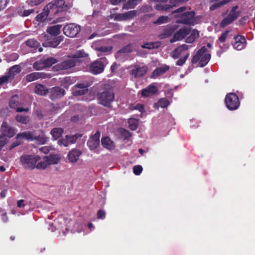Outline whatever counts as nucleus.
<instances>
[{
  "mask_svg": "<svg viewBox=\"0 0 255 255\" xmlns=\"http://www.w3.org/2000/svg\"><path fill=\"white\" fill-rule=\"evenodd\" d=\"M186 9V7L182 6L173 11L172 13H178L175 16L180 17V19L177 20L178 23L194 25L195 24L194 19V12L191 11L183 12L185 11Z\"/></svg>",
  "mask_w": 255,
  "mask_h": 255,
  "instance_id": "1",
  "label": "nucleus"
},
{
  "mask_svg": "<svg viewBox=\"0 0 255 255\" xmlns=\"http://www.w3.org/2000/svg\"><path fill=\"white\" fill-rule=\"evenodd\" d=\"M211 59V55L205 46L199 50L192 59V63H197V66L203 67L206 65Z\"/></svg>",
  "mask_w": 255,
  "mask_h": 255,
  "instance_id": "2",
  "label": "nucleus"
},
{
  "mask_svg": "<svg viewBox=\"0 0 255 255\" xmlns=\"http://www.w3.org/2000/svg\"><path fill=\"white\" fill-rule=\"evenodd\" d=\"M88 56L85 52L82 50L77 51L72 57L63 61L58 66L60 70H66L72 68L76 66L79 58L85 57Z\"/></svg>",
  "mask_w": 255,
  "mask_h": 255,
  "instance_id": "3",
  "label": "nucleus"
},
{
  "mask_svg": "<svg viewBox=\"0 0 255 255\" xmlns=\"http://www.w3.org/2000/svg\"><path fill=\"white\" fill-rule=\"evenodd\" d=\"M40 159L38 155L24 154L20 156V161L24 168L33 169Z\"/></svg>",
  "mask_w": 255,
  "mask_h": 255,
  "instance_id": "4",
  "label": "nucleus"
},
{
  "mask_svg": "<svg viewBox=\"0 0 255 255\" xmlns=\"http://www.w3.org/2000/svg\"><path fill=\"white\" fill-rule=\"evenodd\" d=\"M115 95L111 90L103 91L98 95V103L105 107H110L114 101Z\"/></svg>",
  "mask_w": 255,
  "mask_h": 255,
  "instance_id": "5",
  "label": "nucleus"
},
{
  "mask_svg": "<svg viewBox=\"0 0 255 255\" xmlns=\"http://www.w3.org/2000/svg\"><path fill=\"white\" fill-rule=\"evenodd\" d=\"M108 61L106 57H102L94 62L90 66V71L94 74H97L102 72L105 66L107 64Z\"/></svg>",
  "mask_w": 255,
  "mask_h": 255,
  "instance_id": "6",
  "label": "nucleus"
},
{
  "mask_svg": "<svg viewBox=\"0 0 255 255\" xmlns=\"http://www.w3.org/2000/svg\"><path fill=\"white\" fill-rule=\"evenodd\" d=\"M225 103L227 107L230 110H237L240 104L238 97L233 93L227 95L225 98Z\"/></svg>",
  "mask_w": 255,
  "mask_h": 255,
  "instance_id": "7",
  "label": "nucleus"
},
{
  "mask_svg": "<svg viewBox=\"0 0 255 255\" xmlns=\"http://www.w3.org/2000/svg\"><path fill=\"white\" fill-rule=\"evenodd\" d=\"M132 69L130 73L134 78H139L144 76L146 73L148 68L145 65H134L131 66Z\"/></svg>",
  "mask_w": 255,
  "mask_h": 255,
  "instance_id": "8",
  "label": "nucleus"
},
{
  "mask_svg": "<svg viewBox=\"0 0 255 255\" xmlns=\"http://www.w3.org/2000/svg\"><path fill=\"white\" fill-rule=\"evenodd\" d=\"M80 27L75 23L67 24L63 28L64 34L70 37H75L80 32Z\"/></svg>",
  "mask_w": 255,
  "mask_h": 255,
  "instance_id": "9",
  "label": "nucleus"
},
{
  "mask_svg": "<svg viewBox=\"0 0 255 255\" xmlns=\"http://www.w3.org/2000/svg\"><path fill=\"white\" fill-rule=\"evenodd\" d=\"M237 6H234L231 10L229 15L224 18L220 23L221 27H225L234 21L239 15V12L236 10Z\"/></svg>",
  "mask_w": 255,
  "mask_h": 255,
  "instance_id": "10",
  "label": "nucleus"
},
{
  "mask_svg": "<svg viewBox=\"0 0 255 255\" xmlns=\"http://www.w3.org/2000/svg\"><path fill=\"white\" fill-rule=\"evenodd\" d=\"M190 47V46L185 44L181 45L173 51L171 54V56L174 59H177L180 56H184L186 55V53H189L188 52V50Z\"/></svg>",
  "mask_w": 255,
  "mask_h": 255,
  "instance_id": "11",
  "label": "nucleus"
},
{
  "mask_svg": "<svg viewBox=\"0 0 255 255\" xmlns=\"http://www.w3.org/2000/svg\"><path fill=\"white\" fill-rule=\"evenodd\" d=\"M190 32V29L188 27H185L180 29L177 31L170 39V42L173 43L177 41H180L184 39Z\"/></svg>",
  "mask_w": 255,
  "mask_h": 255,
  "instance_id": "12",
  "label": "nucleus"
},
{
  "mask_svg": "<svg viewBox=\"0 0 255 255\" xmlns=\"http://www.w3.org/2000/svg\"><path fill=\"white\" fill-rule=\"evenodd\" d=\"M1 135L4 136L5 137H12L16 133V129L10 127L7 123L3 122L1 126Z\"/></svg>",
  "mask_w": 255,
  "mask_h": 255,
  "instance_id": "13",
  "label": "nucleus"
},
{
  "mask_svg": "<svg viewBox=\"0 0 255 255\" xmlns=\"http://www.w3.org/2000/svg\"><path fill=\"white\" fill-rule=\"evenodd\" d=\"M100 132L96 131L94 135L91 136L87 142V145L91 150L96 149L100 144Z\"/></svg>",
  "mask_w": 255,
  "mask_h": 255,
  "instance_id": "14",
  "label": "nucleus"
},
{
  "mask_svg": "<svg viewBox=\"0 0 255 255\" xmlns=\"http://www.w3.org/2000/svg\"><path fill=\"white\" fill-rule=\"evenodd\" d=\"M49 74L43 72H33L26 76L25 79L27 82H32L38 79L49 78Z\"/></svg>",
  "mask_w": 255,
  "mask_h": 255,
  "instance_id": "15",
  "label": "nucleus"
},
{
  "mask_svg": "<svg viewBox=\"0 0 255 255\" xmlns=\"http://www.w3.org/2000/svg\"><path fill=\"white\" fill-rule=\"evenodd\" d=\"M235 42L233 44L235 49L237 50H241L244 49L246 45V40L244 36L238 35L234 37Z\"/></svg>",
  "mask_w": 255,
  "mask_h": 255,
  "instance_id": "16",
  "label": "nucleus"
},
{
  "mask_svg": "<svg viewBox=\"0 0 255 255\" xmlns=\"http://www.w3.org/2000/svg\"><path fill=\"white\" fill-rule=\"evenodd\" d=\"M87 84L80 83L74 86L73 94L75 96L83 95L87 94L88 91Z\"/></svg>",
  "mask_w": 255,
  "mask_h": 255,
  "instance_id": "17",
  "label": "nucleus"
},
{
  "mask_svg": "<svg viewBox=\"0 0 255 255\" xmlns=\"http://www.w3.org/2000/svg\"><path fill=\"white\" fill-rule=\"evenodd\" d=\"M50 93L51 99L54 100L63 96L65 94V91L60 87H55L50 89Z\"/></svg>",
  "mask_w": 255,
  "mask_h": 255,
  "instance_id": "18",
  "label": "nucleus"
},
{
  "mask_svg": "<svg viewBox=\"0 0 255 255\" xmlns=\"http://www.w3.org/2000/svg\"><path fill=\"white\" fill-rule=\"evenodd\" d=\"M158 91V88L154 84H152L141 91L142 97H147L155 94Z\"/></svg>",
  "mask_w": 255,
  "mask_h": 255,
  "instance_id": "19",
  "label": "nucleus"
},
{
  "mask_svg": "<svg viewBox=\"0 0 255 255\" xmlns=\"http://www.w3.org/2000/svg\"><path fill=\"white\" fill-rule=\"evenodd\" d=\"M43 11L45 16H48L49 14L52 16L53 14L59 12L58 9H57L56 7V5L55 6L53 1L49 2L44 7Z\"/></svg>",
  "mask_w": 255,
  "mask_h": 255,
  "instance_id": "20",
  "label": "nucleus"
},
{
  "mask_svg": "<svg viewBox=\"0 0 255 255\" xmlns=\"http://www.w3.org/2000/svg\"><path fill=\"white\" fill-rule=\"evenodd\" d=\"M82 153V151L79 149L75 148L72 149L69 151L68 154V158L69 160L71 162H77Z\"/></svg>",
  "mask_w": 255,
  "mask_h": 255,
  "instance_id": "21",
  "label": "nucleus"
},
{
  "mask_svg": "<svg viewBox=\"0 0 255 255\" xmlns=\"http://www.w3.org/2000/svg\"><path fill=\"white\" fill-rule=\"evenodd\" d=\"M169 66L167 65H163L162 67L157 68L153 71L151 77L156 78L165 73L169 70Z\"/></svg>",
  "mask_w": 255,
  "mask_h": 255,
  "instance_id": "22",
  "label": "nucleus"
},
{
  "mask_svg": "<svg viewBox=\"0 0 255 255\" xmlns=\"http://www.w3.org/2000/svg\"><path fill=\"white\" fill-rule=\"evenodd\" d=\"M101 142L104 148L109 150H113L115 148V145L113 141L108 137H102Z\"/></svg>",
  "mask_w": 255,
  "mask_h": 255,
  "instance_id": "23",
  "label": "nucleus"
},
{
  "mask_svg": "<svg viewBox=\"0 0 255 255\" xmlns=\"http://www.w3.org/2000/svg\"><path fill=\"white\" fill-rule=\"evenodd\" d=\"M17 139H25L27 140L33 141L34 140V135L29 131H25L19 133L16 135Z\"/></svg>",
  "mask_w": 255,
  "mask_h": 255,
  "instance_id": "24",
  "label": "nucleus"
},
{
  "mask_svg": "<svg viewBox=\"0 0 255 255\" xmlns=\"http://www.w3.org/2000/svg\"><path fill=\"white\" fill-rule=\"evenodd\" d=\"M62 40L61 37H57L53 38L52 40L48 41L47 42L43 43L45 46H49L53 48L56 47Z\"/></svg>",
  "mask_w": 255,
  "mask_h": 255,
  "instance_id": "25",
  "label": "nucleus"
},
{
  "mask_svg": "<svg viewBox=\"0 0 255 255\" xmlns=\"http://www.w3.org/2000/svg\"><path fill=\"white\" fill-rule=\"evenodd\" d=\"M61 25H55L47 28V31L52 35L56 36L60 33Z\"/></svg>",
  "mask_w": 255,
  "mask_h": 255,
  "instance_id": "26",
  "label": "nucleus"
},
{
  "mask_svg": "<svg viewBox=\"0 0 255 255\" xmlns=\"http://www.w3.org/2000/svg\"><path fill=\"white\" fill-rule=\"evenodd\" d=\"M63 129L60 128H55L52 129L50 133L54 140H56L59 138L63 133Z\"/></svg>",
  "mask_w": 255,
  "mask_h": 255,
  "instance_id": "27",
  "label": "nucleus"
},
{
  "mask_svg": "<svg viewBox=\"0 0 255 255\" xmlns=\"http://www.w3.org/2000/svg\"><path fill=\"white\" fill-rule=\"evenodd\" d=\"M20 71V67L18 65H16L9 69V70L7 74L8 76H11V80H12L14 76L18 74Z\"/></svg>",
  "mask_w": 255,
  "mask_h": 255,
  "instance_id": "28",
  "label": "nucleus"
},
{
  "mask_svg": "<svg viewBox=\"0 0 255 255\" xmlns=\"http://www.w3.org/2000/svg\"><path fill=\"white\" fill-rule=\"evenodd\" d=\"M35 93L40 95H45L47 94L48 90L42 85L38 84L35 87Z\"/></svg>",
  "mask_w": 255,
  "mask_h": 255,
  "instance_id": "29",
  "label": "nucleus"
},
{
  "mask_svg": "<svg viewBox=\"0 0 255 255\" xmlns=\"http://www.w3.org/2000/svg\"><path fill=\"white\" fill-rule=\"evenodd\" d=\"M137 5V0H129L123 5L122 9H132L134 8Z\"/></svg>",
  "mask_w": 255,
  "mask_h": 255,
  "instance_id": "30",
  "label": "nucleus"
},
{
  "mask_svg": "<svg viewBox=\"0 0 255 255\" xmlns=\"http://www.w3.org/2000/svg\"><path fill=\"white\" fill-rule=\"evenodd\" d=\"M199 36V32L196 30H193L191 31V34L186 40L187 43H191L197 38Z\"/></svg>",
  "mask_w": 255,
  "mask_h": 255,
  "instance_id": "31",
  "label": "nucleus"
},
{
  "mask_svg": "<svg viewBox=\"0 0 255 255\" xmlns=\"http://www.w3.org/2000/svg\"><path fill=\"white\" fill-rule=\"evenodd\" d=\"M19 104V97L17 95L12 96L9 102L10 107L15 109Z\"/></svg>",
  "mask_w": 255,
  "mask_h": 255,
  "instance_id": "32",
  "label": "nucleus"
},
{
  "mask_svg": "<svg viewBox=\"0 0 255 255\" xmlns=\"http://www.w3.org/2000/svg\"><path fill=\"white\" fill-rule=\"evenodd\" d=\"M155 8L159 11H168L170 9V6L167 4H164V2H159L156 4Z\"/></svg>",
  "mask_w": 255,
  "mask_h": 255,
  "instance_id": "33",
  "label": "nucleus"
},
{
  "mask_svg": "<svg viewBox=\"0 0 255 255\" xmlns=\"http://www.w3.org/2000/svg\"><path fill=\"white\" fill-rule=\"evenodd\" d=\"M53 1L55 6L56 5V7L57 9H58L59 12L65 9V7H66V6L65 5V2L63 0H56Z\"/></svg>",
  "mask_w": 255,
  "mask_h": 255,
  "instance_id": "34",
  "label": "nucleus"
},
{
  "mask_svg": "<svg viewBox=\"0 0 255 255\" xmlns=\"http://www.w3.org/2000/svg\"><path fill=\"white\" fill-rule=\"evenodd\" d=\"M137 14V11L136 10H130L124 13L125 20H128L134 17Z\"/></svg>",
  "mask_w": 255,
  "mask_h": 255,
  "instance_id": "35",
  "label": "nucleus"
},
{
  "mask_svg": "<svg viewBox=\"0 0 255 255\" xmlns=\"http://www.w3.org/2000/svg\"><path fill=\"white\" fill-rule=\"evenodd\" d=\"M45 157L49 165L56 164L59 161V158L55 155H50Z\"/></svg>",
  "mask_w": 255,
  "mask_h": 255,
  "instance_id": "36",
  "label": "nucleus"
},
{
  "mask_svg": "<svg viewBox=\"0 0 255 255\" xmlns=\"http://www.w3.org/2000/svg\"><path fill=\"white\" fill-rule=\"evenodd\" d=\"M128 127L131 130H135L137 128L138 121L134 118H130L128 120Z\"/></svg>",
  "mask_w": 255,
  "mask_h": 255,
  "instance_id": "37",
  "label": "nucleus"
},
{
  "mask_svg": "<svg viewBox=\"0 0 255 255\" xmlns=\"http://www.w3.org/2000/svg\"><path fill=\"white\" fill-rule=\"evenodd\" d=\"M33 67L36 70H40L46 67L44 60H39L33 64Z\"/></svg>",
  "mask_w": 255,
  "mask_h": 255,
  "instance_id": "38",
  "label": "nucleus"
},
{
  "mask_svg": "<svg viewBox=\"0 0 255 255\" xmlns=\"http://www.w3.org/2000/svg\"><path fill=\"white\" fill-rule=\"evenodd\" d=\"M34 140L38 144H43L47 141L48 138L44 134H41L38 136L34 135Z\"/></svg>",
  "mask_w": 255,
  "mask_h": 255,
  "instance_id": "39",
  "label": "nucleus"
},
{
  "mask_svg": "<svg viewBox=\"0 0 255 255\" xmlns=\"http://www.w3.org/2000/svg\"><path fill=\"white\" fill-rule=\"evenodd\" d=\"M169 105L170 102L166 98H162L158 101L156 106L158 107H160L162 108H164L167 107Z\"/></svg>",
  "mask_w": 255,
  "mask_h": 255,
  "instance_id": "40",
  "label": "nucleus"
},
{
  "mask_svg": "<svg viewBox=\"0 0 255 255\" xmlns=\"http://www.w3.org/2000/svg\"><path fill=\"white\" fill-rule=\"evenodd\" d=\"M48 165L46 157H44L43 160L42 161L39 162L36 165H35V167L38 169H44Z\"/></svg>",
  "mask_w": 255,
  "mask_h": 255,
  "instance_id": "41",
  "label": "nucleus"
},
{
  "mask_svg": "<svg viewBox=\"0 0 255 255\" xmlns=\"http://www.w3.org/2000/svg\"><path fill=\"white\" fill-rule=\"evenodd\" d=\"M111 18L114 19L116 21H124L125 16L124 13H113L110 15Z\"/></svg>",
  "mask_w": 255,
  "mask_h": 255,
  "instance_id": "42",
  "label": "nucleus"
},
{
  "mask_svg": "<svg viewBox=\"0 0 255 255\" xmlns=\"http://www.w3.org/2000/svg\"><path fill=\"white\" fill-rule=\"evenodd\" d=\"M15 119L17 122L22 124H26L28 122V118L21 115H17L15 117Z\"/></svg>",
  "mask_w": 255,
  "mask_h": 255,
  "instance_id": "43",
  "label": "nucleus"
},
{
  "mask_svg": "<svg viewBox=\"0 0 255 255\" xmlns=\"http://www.w3.org/2000/svg\"><path fill=\"white\" fill-rule=\"evenodd\" d=\"M81 136L80 134H76L71 135H67L66 138H68L70 144H73L75 143L78 138L81 137Z\"/></svg>",
  "mask_w": 255,
  "mask_h": 255,
  "instance_id": "44",
  "label": "nucleus"
},
{
  "mask_svg": "<svg viewBox=\"0 0 255 255\" xmlns=\"http://www.w3.org/2000/svg\"><path fill=\"white\" fill-rule=\"evenodd\" d=\"M74 79L71 77L65 78L62 82L64 87L67 88L70 85L73 84L74 83Z\"/></svg>",
  "mask_w": 255,
  "mask_h": 255,
  "instance_id": "45",
  "label": "nucleus"
},
{
  "mask_svg": "<svg viewBox=\"0 0 255 255\" xmlns=\"http://www.w3.org/2000/svg\"><path fill=\"white\" fill-rule=\"evenodd\" d=\"M26 44L30 47H37L39 45V43L34 39H30L26 41Z\"/></svg>",
  "mask_w": 255,
  "mask_h": 255,
  "instance_id": "46",
  "label": "nucleus"
},
{
  "mask_svg": "<svg viewBox=\"0 0 255 255\" xmlns=\"http://www.w3.org/2000/svg\"><path fill=\"white\" fill-rule=\"evenodd\" d=\"M169 18L166 16H161L154 22L155 23L160 24L168 22Z\"/></svg>",
  "mask_w": 255,
  "mask_h": 255,
  "instance_id": "47",
  "label": "nucleus"
},
{
  "mask_svg": "<svg viewBox=\"0 0 255 255\" xmlns=\"http://www.w3.org/2000/svg\"><path fill=\"white\" fill-rule=\"evenodd\" d=\"M189 56V53H186L184 56L181 57L176 62V65L179 66L183 65Z\"/></svg>",
  "mask_w": 255,
  "mask_h": 255,
  "instance_id": "48",
  "label": "nucleus"
},
{
  "mask_svg": "<svg viewBox=\"0 0 255 255\" xmlns=\"http://www.w3.org/2000/svg\"><path fill=\"white\" fill-rule=\"evenodd\" d=\"M58 144L59 145L62 146H68L70 143L69 142V140L68 139V138H66V135L65 136L64 138H62L60 139H59L58 141Z\"/></svg>",
  "mask_w": 255,
  "mask_h": 255,
  "instance_id": "49",
  "label": "nucleus"
},
{
  "mask_svg": "<svg viewBox=\"0 0 255 255\" xmlns=\"http://www.w3.org/2000/svg\"><path fill=\"white\" fill-rule=\"evenodd\" d=\"M11 76H8L7 74L0 78V85L4 83L11 81Z\"/></svg>",
  "mask_w": 255,
  "mask_h": 255,
  "instance_id": "50",
  "label": "nucleus"
},
{
  "mask_svg": "<svg viewBox=\"0 0 255 255\" xmlns=\"http://www.w3.org/2000/svg\"><path fill=\"white\" fill-rule=\"evenodd\" d=\"M44 61L45 63L46 67L51 66L52 64H55L57 62L55 58L52 57L48 58Z\"/></svg>",
  "mask_w": 255,
  "mask_h": 255,
  "instance_id": "51",
  "label": "nucleus"
},
{
  "mask_svg": "<svg viewBox=\"0 0 255 255\" xmlns=\"http://www.w3.org/2000/svg\"><path fill=\"white\" fill-rule=\"evenodd\" d=\"M188 0H169L170 4H168L170 6V9L174 6H176L179 3L187 1Z\"/></svg>",
  "mask_w": 255,
  "mask_h": 255,
  "instance_id": "52",
  "label": "nucleus"
},
{
  "mask_svg": "<svg viewBox=\"0 0 255 255\" xmlns=\"http://www.w3.org/2000/svg\"><path fill=\"white\" fill-rule=\"evenodd\" d=\"M158 46L157 43H147L141 45V47L143 48H146L148 49L154 48Z\"/></svg>",
  "mask_w": 255,
  "mask_h": 255,
  "instance_id": "53",
  "label": "nucleus"
},
{
  "mask_svg": "<svg viewBox=\"0 0 255 255\" xmlns=\"http://www.w3.org/2000/svg\"><path fill=\"white\" fill-rule=\"evenodd\" d=\"M130 108L131 110L135 109L138 110L140 113H143L144 112V107L142 104H137L135 106L131 105L130 106Z\"/></svg>",
  "mask_w": 255,
  "mask_h": 255,
  "instance_id": "54",
  "label": "nucleus"
},
{
  "mask_svg": "<svg viewBox=\"0 0 255 255\" xmlns=\"http://www.w3.org/2000/svg\"><path fill=\"white\" fill-rule=\"evenodd\" d=\"M142 171V167L141 165H135L133 167V171L136 175L140 174Z\"/></svg>",
  "mask_w": 255,
  "mask_h": 255,
  "instance_id": "55",
  "label": "nucleus"
},
{
  "mask_svg": "<svg viewBox=\"0 0 255 255\" xmlns=\"http://www.w3.org/2000/svg\"><path fill=\"white\" fill-rule=\"evenodd\" d=\"M229 32V31L228 30H226L223 32L219 38V41L221 43L225 42L228 37Z\"/></svg>",
  "mask_w": 255,
  "mask_h": 255,
  "instance_id": "56",
  "label": "nucleus"
},
{
  "mask_svg": "<svg viewBox=\"0 0 255 255\" xmlns=\"http://www.w3.org/2000/svg\"><path fill=\"white\" fill-rule=\"evenodd\" d=\"M112 49L111 46H102L99 48V51L104 53H108L111 52Z\"/></svg>",
  "mask_w": 255,
  "mask_h": 255,
  "instance_id": "57",
  "label": "nucleus"
},
{
  "mask_svg": "<svg viewBox=\"0 0 255 255\" xmlns=\"http://www.w3.org/2000/svg\"><path fill=\"white\" fill-rule=\"evenodd\" d=\"M0 214H1V219L3 222H7L8 220V219L6 216V212L1 208H0Z\"/></svg>",
  "mask_w": 255,
  "mask_h": 255,
  "instance_id": "58",
  "label": "nucleus"
},
{
  "mask_svg": "<svg viewBox=\"0 0 255 255\" xmlns=\"http://www.w3.org/2000/svg\"><path fill=\"white\" fill-rule=\"evenodd\" d=\"M7 142V138L5 137L4 136L0 134V150L1 147L6 143Z\"/></svg>",
  "mask_w": 255,
  "mask_h": 255,
  "instance_id": "59",
  "label": "nucleus"
},
{
  "mask_svg": "<svg viewBox=\"0 0 255 255\" xmlns=\"http://www.w3.org/2000/svg\"><path fill=\"white\" fill-rule=\"evenodd\" d=\"M43 0H27V2L31 6L36 5L40 3Z\"/></svg>",
  "mask_w": 255,
  "mask_h": 255,
  "instance_id": "60",
  "label": "nucleus"
},
{
  "mask_svg": "<svg viewBox=\"0 0 255 255\" xmlns=\"http://www.w3.org/2000/svg\"><path fill=\"white\" fill-rule=\"evenodd\" d=\"M131 51V48L130 46H127L121 50H120L118 52L119 54L121 53H128Z\"/></svg>",
  "mask_w": 255,
  "mask_h": 255,
  "instance_id": "61",
  "label": "nucleus"
},
{
  "mask_svg": "<svg viewBox=\"0 0 255 255\" xmlns=\"http://www.w3.org/2000/svg\"><path fill=\"white\" fill-rule=\"evenodd\" d=\"M26 204L25 203L24 200L21 199L17 201V206L19 208H24Z\"/></svg>",
  "mask_w": 255,
  "mask_h": 255,
  "instance_id": "62",
  "label": "nucleus"
},
{
  "mask_svg": "<svg viewBox=\"0 0 255 255\" xmlns=\"http://www.w3.org/2000/svg\"><path fill=\"white\" fill-rule=\"evenodd\" d=\"M9 2V0H0V10L4 9Z\"/></svg>",
  "mask_w": 255,
  "mask_h": 255,
  "instance_id": "63",
  "label": "nucleus"
},
{
  "mask_svg": "<svg viewBox=\"0 0 255 255\" xmlns=\"http://www.w3.org/2000/svg\"><path fill=\"white\" fill-rule=\"evenodd\" d=\"M47 16H45L44 11L40 14H38L36 16V18L38 21H42L44 20Z\"/></svg>",
  "mask_w": 255,
  "mask_h": 255,
  "instance_id": "64",
  "label": "nucleus"
}]
</instances>
